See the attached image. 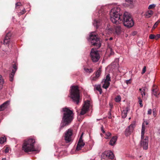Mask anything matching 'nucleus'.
Returning a JSON list of instances; mask_svg holds the SVG:
<instances>
[{"label":"nucleus","mask_w":160,"mask_h":160,"mask_svg":"<svg viewBox=\"0 0 160 160\" xmlns=\"http://www.w3.org/2000/svg\"><path fill=\"white\" fill-rule=\"evenodd\" d=\"M102 10H100L99 11V20H97L95 19L94 20L93 24L95 27H96L97 28L101 25V22L102 20H104L106 18V16L105 14L101 13L102 12Z\"/></svg>","instance_id":"obj_9"},{"label":"nucleus","mask_w":160,"mask_h":160,"mask_svg":"<svg viewBox=\"0 0 160 160\" xmlns=\"http://www.w3.org/2000/svg\"><path fill=\"white\" fill-rule=\"evenodd\" d=\"M109 40H112V37L110 38H109Z\"/></svg>","instance_id":"obj_51"},{"label":"nucleus","mask_w":160,"mask_h":160,"mask_svg":"<svg viewBox=\"0 0 160 160\" xmlns=\"http://www.w3.org/2000/svg\"><path fill=\"white\" fill-rule=\"evenodd\" d=\"M146 70V66H144L142 69V74H143L145 73Z\"/></svg>","instance_id":"obj_40"},{"label":"nucleus","mask_w":160,"mask_h":160,"mask_svg":"<svg viewBox=\"0 0 160 160\" xmlns=\"http://www.w3.org/2000/svg\"><path fill=\"white\" fill-rule=\"evenodd\" d=\"M83 135V133H82L81 135L79 140L77 144L76 148V150L77 151H79L81 150V148L84 147L85 144V143L83 142V140L82 139Z\"/></svg>","instance_id":"obj_13"},{"label":"nucleus","mask_w":160,"mask_h":160,"mask_svg":"<svg viewBox=\"0 0 160 160\" xmlns=\"http://www.w3.org/2000/svg\"><path fill=\"white\" fill-rule=\"evenodd\" d=\"M101 73V70L100 69H98L96 72L95 75L93 76L92 78V80H96L100 76Z\"/></svg>","instance_id":"obj_18"},{"label":"nucleus","mask_w":160,"mask_h":160,"mask_svg":"<svg viewBox=\"0 0 160 160\" xmlns=\"http://www.w3.org/2000/svg\"><path fill=\"white\" fill-rule=\"evenodd\" d=\"M158 88L157 86L153 85L152 88V94L156 97H158L160 93L158 92Z\"/></svg>","instance_id":"obj_17"},{"label":"nucleus","mask_w":160,"mask_h":160,"mask_svg":"<svg viewBox=\"0 0 160 160\" xmlns=\"http://www.w3.org/2000/svg\"><path fill=\"white\" fill-rule=\"evenodd\" d=\"M114 30L116 33L117 35L120 34L121 32V27L119 25L114 26Z\"/></svg>","instance_id":"obj_19"},{"label":"nucleus","mask_w":160,"mask_h":160,"mask_svg":"<svg viewBox=\"0 0 160 160\" xmlns=\"http://www.w3.org/2000/svg\"><path fill=\"white\" fill-rule=\"evenodd\" d=\"M135 125L134 123L131 124L126 128L125 132V134L126 137L130 135L133 132L135 127Z\"/></svg>","instance_id":"obj_12"},{"label":"nucleus","mask_w":160,"mask_h":160,"mask_svg":"<svg viewBox=\"0 0 160 160\" xmlns=\"http://www.w3.org/2000/svg\"><path fill=\"white\" fill-rule=\"evenodd\" d=\"M84 70L87 72H88L89 73H91L93 72V70L92 68H84Z\"/></svg>","instance_id":"obj_30"},{"label":"nucleus","mask_w":160,"mask_h":160,"mask_svg":"<svg viewBox=\"0 0 160 160\" xmlns=\"http://www.w3.org/2000/svg\"><path fill=\"white\" fill-rule=\"evenodd\" d=\"M97 90L99 92L100 94H101L102 93V89H101V86L99 85H95L94 87V90Z\"/></svg>","instance_id":"obj_22"},{"label":"nucleus","mask_w":160,"mask_h":160,"mask_svg":"<svg viewBox=\"0 0 160 160\" xmlns=\"http://www.w3.org/2000/svg\"><path fill=\"white\" fill-rule=\"evenodd\" d=\"M138 101L139 102H139H142V100L140 98V97H138Z\"/></svg>","instance_id":"obj_47"},{"label":"nucleus","mask_w":160,"mask_h":160,"mask_svg":"<svg viewBox=\"0 0 160 160\" xmlns=\"http://www.w3.org/2000/svg\"><path fill=\"white\" fill-rule=\"evenodd\" d=\"M117 140L116 136L113 137L109 142V144L112 146H113Z\"/></svg>","instance_id":"obj_21"},{"label":"nucleus","mask_w":160,"mask_h":160,"mask_svg":"<svg viewBox=\"0 0 160 160\" xmlns=\"http://www.w3.org/2000/svg\"><path fill=\"white\" fill-rule=\"evenodd\" d=\"M12 36V34L11 32L6 33L3 41V44L4 45H8V46L9 43Z\"/></svg>","instance_id":"obj_14"},{"label":"nucleus","mask_w":160,"mask_h":160,"mask_svg":"<svg viewBox=\"0 0 160 160\" xmlns=\"http://www.w3.org/2000/svg\"><path fill=\"white\" fill-rule=\"evenodd\" d=\"M155 6L156 5L155 4H151L149 6L148 8L149 9H152L154 8Z\"/></svg>","instance_id":"obj_38"},{"label":"nucleus","mask_w":160,"mask_h":160,"mask_svg":"<svg viewBox=\"0 0 160 160\" xmlns=\"http://www.w3.org/2000/svg\"><path fill=\"white\" fill-rule=\"evenodd\" d=\"M101 131L102 132H103V133H105V131L104 129V128H103V126H102L101 127Z\"/></svg>","instance_id":"obj_45"},{"label":"nucleus","mask_w":160,"mask_h":160,"mask_svg":"<svg viewBox=\"0 0 160 160\" xmlns=\"http://www.w3.org/2000/svg\"><path fill=\"white\" fill-rule=\"evenodd\" d=\"M148 122H144L142 124V126H144L143 127V128H144V130H145V124L147 125H148Z\"/></svg>","instance_id":"obj_35"},{"label":"nucleus","mask_w":160,"mask_h":160,"mask_svg":"<svg viewBox=\"0 0 160 160\" xmlns=\"http://www.w3.org/2000/svg\"><path fill=\"white\" fill-rule=\"evenodd\" d=\"M153 13V11L152 10H149L147 13L146 16L148 18H149L151 17V15Z\"/></svg>","instance_id":"obj_27"},{"label":"nucleus","mask_w":160,"mask_h":160,"mask_svg":"<svg viewBox=\"0 0 160 160\" xmlns=\"http://www.w3.org/2000/svg\"><path fill=\"white\" fill-rule=\"evenodd\" d=\"M6 138L5 137L0 138V143L2 144L6 141Z\"/></svg>","instance_id":"obj_28"},{"label":"nucleus","mask_w":160,"mask_h":160,"mask_svg":"<svg viewBox=\"0 0 160 160\" xmlns=\"http://www.w3.org/2000/svg\"><path fill=\"white\" fill-rule=\"evenodd\" d=\"M63 110L64 113L61 123L60 129L69 124L74 118V114L72 111L67 108H63Z\"/></svg>","instance_id":"obj_1"},{"label":"nucleus","mask_w":160,"mask_h":160,"mask_svg":"<svg viewBox=\"0 0 160 160\" xmlns=\"http://www.w3.org/2000/svg\"><path fill=\"white\" fill-rule=\"evenodd\" d=\"M2 160H6V159L5 158H3L2 159Z\"/></svg>","instance_id":"obj_54"},{"label":"nucleus","mask_w":160,"mask_h":160,"mask_svg":"<svg viewBox=\"0 0 160 160\" xmlns=\"http://www.w3.org/2000/svg\"><path fill=\"white\" fill-rule=\"evenodd\" d=\"M126 82L127 84L130 83H131L130 79L126 80Z\"/></svg>","instance_id":"obj_46"},{"label":"nucleus","mask_w":160,"mask_h":160,"mask_svg":"<svg viewBox=\"0 0 160 160\" xmlns=\"http://www.w3.org/2000/svg\"><path fill=\"white\" fill-rule=\"evenodd\" d=\"M104 155H105L106 158L112 159L114 158V156L113 152L110 151H106L104 152V155L102 156L104 157Z\"/></svg>","instance_id":"obj_16"},{"label":"nucleus","mask_w":160,"mask_h":160,"mask_svg":"<svg viewBox=\"0 0 160 160\" xmlns=\"http://www.w3.org/2000/svg\"><path fill=\"white\" fill-rule=\"evenodd\" d=\"M9 102L7 101L0 106V111L3 110L9 105Z\"/></svg>","instance_id":"obj_20"},{"label":"nucleus","mask_w":160,"mask_h":160,"mask_svg":"<svg viewBox=\"0 0 160 160\" xmlns=\"http://www.w3.org/2000/svg\"><path fill=\"white\" fill-rule=\"evenodd\" d=\"M101 119H97L98 121L100 120Z\"/></svg>","instance_id":"obj_55"},{"label":"nucleus","mask_w":160,"mask_h":160,"mask_svg":"<svg viewBox=\"0 0 160 160\" xmlns=\"http://www.w3.org/2000/svg\"><path fill=\"white\" fill-rule=\"evenodd\" d=\"M155 109H153V114L154 115L155 113Z\"/></svg>","instance_id":"obj_50"},{"label":"nucleus","mask_w":160,"mask_h":160,"mask_svg":"<svg viewBox=\"0 0 160 160\" xmlns=\"http://www.w3.org/2000/svg\"><path fill=\"white\" fill-rule=\"evenodd\" d=\"M121 17L122 23H123L125 26L128 28H131L134 25V21L129 12H125Z\"/></svg>","instance_id":"obj_4"},{"label":"nucleus","mask_w":160,"mask_h":160,"mask_svg":"<svg viewBox=\"0 0 160 160\" xmlns=\"http://www.w3.org/2000/svg\"><path fill=\"white\" fill-rule=\"evenodd\" d=\"M129 110V108H126L125 110H123L122 112V117L123 118H125L127 116V112Z\"/></svg>","instance_id":"obj_23"},{"label":"nucleus","mask_w":160,"mask_h":160,"mask_svg":"<svg viewBox=\"0 0 160 160\" xmlns=\"http://www.w3.org/2000/svg\"><path fill=\"white\" fill-rule=\"evenodd\" d=\"M88 41L91 42L92 45L96 47L97 48H99L101 46L100 38L98 35L94 32L91 33L88 39Z\"/></svg>","instance_id":"obj_5"},{"label":"nucleus","mask_w":160,"mask_h":160,"mask_svg":"<svg viewBox=\"0 0 160 160\" xmlns=\"http://www.w3.org/2000/svg\"><path fill=\"white\" fill-rule=\"evenodd\" d=\"M4 81L2 76L0 75V90L2 89L3 86Z\"/></svg>","instance_id":"obj_24"},{"label":"nucleus","mask_w":160,"mask_h":160,"mask_svg":"<svg viewBox=\"0 0 160 160\" xmlns=\"http://www.w3.org/2000/svg\"><path fill=\"white\" fill-rule=\"evenodd\" d=\"M35 140L33 138H29L23 141L22 145V150L26 152L36 151L34 147Z\"/></svg>","instance_id":"obj_3"},{"label":"nucleus","mask_w":160,"mask_h":160,"mask_svg":"<svg viewBox=\"0 0 160 160\" xmlns=\"http://www.w3.org/2000/svg\"><path fill=\"white\" fill-rule=\"evenodd\" d=\"M121 100V97L120 95H118L115 98V101L117 102H119Z\"/></svg>","instance_id":"obj_31"},{"label":"nucleus","mask_w":160,"mask_h":160,"mask_svg":"<svg viewBox=\"0 0 160 160\" xmlns=\"http://www.w3.org/2000/svg\"><path fill=\"white\" fill-rule=\"evenodd\" d=\"M90 54L91 59L93 62H97L100 58L98 51L93 48L91 49Z\"/></svg>","instance_id":"obj_8"},{"label":"nucleus","mask_w":160,"mask_h":160,"mask_svg":"<svg viewBox=\"0 0 160 160\" xmlns=\"http://www.w3.org/2000/svg\"><path fill=\"white\" fill-rule=\"evenodd\" d=\"M140 106L141 107H142L143 106V104L142 103V102H139Z\"/></svg>","instance_id":"obj_49"},{"label":"nucleus","mask_w":160,"mask_h":160,"mask_svg":"<svg viewBox=\"0 0 160 160\" xmlns=\"http://www.w3.org/2000/svg\"><path fill=\"white\" fill-rule=\"evenodd\" d=\"M111 134L109 132H108L106 133V136L107 137L106 138H108L111 136Z\"/></svg>","instance_id":"obj_36"},{"label":"nucleus","mask_w":160,"mask_h":160,"mask_svg":"<svg viewBox=\"0 0 160 160\" xmlns=\"http://www.w3.org/2000/svg\"><path fill=\"white\" fill-rule=\"evenodd\" d=\"M149 38L151 39H155V35L153 34H151L149 35Z\"/></svg>","instance_id":"obj_37"},{"label":"nucleus","mask_w":160,"mask_h":160,"mask_svg":"<svg viewBox=\"0 0 160 160\" xmlns=\"http://www.w3.org/2000/svg\"><path fill=\"white\" fill-rule=\"evenodd\" d=\"M109 82H106L104 81V83L102 85V88L105 89H107L110 85Z\"/></svg>","instance_id":"obj_26"},{"label":"nucleus","mask_w":160,"mask_h":160,"mask_svg":"<svg viewBox=\"0 0 160 160\" xmlns=\"http://www.w3.org/2000/svg\"><path fill=\"white\" fill-rule=\"evenodd\" d=\"M110 81L111 78L110 77V75L109 74H108L106 76V79L104 81L106 82H109Z\"/></svg>","instance_id":"obj_29"},{"label":"nucleus","mask_w":160,"mask_h":160,"mask_svg":"<svg viewBox=\"0 0 160 160\" xmlns=\"http://www.w3.org/2000/svg\"><path fill=\"white\" fill-rule=\"evenodd\" d=\"M143 127L141 131L140 145L141 147H143L144 149L147 150L148 148V136H146L144 138V129Z\"/></svg>","instance_id":"obj_7"},{"label":"nucleus","mask_w":160,"mask_h":160,"mask_svg":"<svg viewBox=\"0 0 160 160\" xmlns=\"http://www.w3.org/2000/svg\"><path fill=\"white\" fill-rule=\"evenodd\" d=\"M146 90V88L143 87L142 88H140L139 89V91L140 92L141 95L142 96V97H143V96L145 95V91Z\"/></svg>","instance_id":"obj_25"},{"label":"nucleus","mask_w":160,"mask_h":160,"mask_svg":"<svg viewBox=\"0 0 160 160\" xmlns=\"http://www.w3.org/2000/svg\"><path fill=\"white\" fill-rule=\"evenodd\" d=\"M109 114L110 116L111 115V113L110 112H109Z\"/></svg>","instance_id":"obj_53"},{"label":"nucleus","mask_w":160,"mask_h":160,"mask_svg":"<svg viewBox=\"0 0 160 160\" xmlns=\"http://www.w3.org/2000/svg\"><path fill=\"white\" fill-rule=\"evenodd\" d=\"M25 9H24V10H22V11L19 12L18 13L19 15H21L24 14L25 12Z\"/></svg>","instance_id":"obj_39"},{"label":"nucleus","mask_w":160,"mask_h":160,"mask_svg":"<svg viewBox=\"0 0 160 160\" xmlns=\"http://www.w3.org/2000/svg\"><path fill=\"white\" fill-rule=\"evenodd\" d=\"M160 38V34H158L155 35V39L158 40L159 38Z\"/></svg>","instance_id":"obj_42"},{"label":"nucleus","mask_w":160,"mask_h":160,"mask_svg":"<svg viewBox=\"0 0 160 160\" xmlns=\"http://www.w3.org/2000/svg\"><path fill=\"white\" fill-rule=\"evenodd\" d=\"M122 16L120 13V9L118 7L113 8L110 12L111 21L112 23L116 24L122 23Z\"/></svg>","instance_id":"obj_2"},{"label":"nucleus","mask_w":160,"mask_h":160,"mask_svg":"<svg viewBox=\"0 0 160 160\" xmlns=\"http://www.w3.org/2000/svg\"><path fill=\"white\" fill-rule=\"evenodd\" d=\"M108 30L109 31L112 32L113 31V29L112 28H108Z\"/></svg>","instance_id":"obj_48"},{"label":"nucleus","mask_w":160,"mask_h":160,"mask_svg":"<svg viewBox=\"0 0 160 160\" xmlns=\"http://www.w3.org/2000/svg\"><path fill=\"white\" fill-rule=\"evenodd\" d=\"M160 22V20H158L156 22L153 26L152 29H155L157 27L158 25Z\"/></svg>","instance_id":"obj_32"},{"label":"nucleus","mask_w":160,"mask_h":160,"mask_svg":"<svg viewBox=\"0 0 160 160\" xmlns=\"http://www.w3.org/2000/svg\"><path fill=\"white\" fill-rule=\"evenodd\" d=\"M108 118H109V119H110L111 118V116H109V117H108Z\"/></svg>","instance_id":"obj_52"},{"label":"nucleus","mask_w":160,"mask_h":160,"mask_svg":"<svg viewBox=\"0 0 160 160\" xmlns=\"http://www.w3.org/2000/svg\"><path fill=\"white\" fill-rule=\"evenodd\" d=\"M72 130L71 129H68L65 133L64 139L67 143H68L72 141Z\"/></svg>","instance_id":"obj_10"},{"label":"nucleus","mask_w":160,"mask_h":160,"mask_svg":"<svg viewBox=\"0 0 160 160\" xmlns=\"http://www.w3.org/2000/svg\"><path fill=\"white\" fill-rule=\"evenodd\" d=\"M22 5L21 3L20 2H18L16 3V8H19V7Z\"/></svg>","instance_id":"obj_33"},{"label":"nucleus","mask_w":160,"mask_h":160,"mask_svg":"<svg viewBox=\"0 0 160 160\" xmlns=\"http://www.w3.org/2000/svg\"><path fill=\"white\" fill-rule=\"evenodd\" d=\"M152 110L151 109H148V115H150L152 113Z\"/></svg>","instance_id":"obj_43"},{"label":"nucleus","mask_w":160,"mask_h":160,"mask_svg":"<svg viewBox=\"0 0 160 160\" xmlns=\"http://www.w3.org/2000/svg\"><path fill=\"white\" fill-rule=\"evenodd\" d=\"M90 106V102L88 100L85 102L84 104L81 109L79 114L80 115H82L85 114L88 110Z\"/></svg>","instance_id":"obj_11"},{"label":"nucleus","mask_w":160,"mask_h":160,"mask_svg":"<svg viewBox=\"0 0 160 160\" xmlns=\"http://www.w3.org/2000/svg\"><path fill=\"white\" fill-rule=\"evenodd\" d=\"M71 98L73 101L76 102L77 104H78L79 102L80 98L79 90L78 87L77 86H72L70 92Z\"/></svg>","instance_id":"obj_6"},{"label":"nucleus","mask_w":160,"mask_h":160,"mask_svg":"<svg viewBox=\"0 0 160 160\" xmlns=\"http://www.w3.org/2000/svg\"><path fill=\"white\" fill-rule=\"evenodd\" d=\"M17 69V66L16 64H14L13 65V69H12L11 73L9 75V80L10 81H13L14 76Z\"/></svg>","instance_id":"obj_15"},{"label":"nucleus","mask_w":160,"mask_h":160,"mask_svg":"<svg viewBox=\"0 0 160 160\" xmlns=\"http://www.w3.org/2000/svg\"><path fill=\"white\" fill-rule=\"evenodd\" d=\"M9 148L7 147L6 148L5 150V152L6 153H7V152H9Z\"/></svg>","instance_id":"obj_44"},{"label":"nucleus","mask_w":160,"mask_h":160,"mask_svg":"<svg viewBox=\"0 0 160 160\" xmlns=\"http://www.w3.org/2000/svg\"><path fill=\"white\" fill-rule=\"evenodd\" d=\"M126 1L128 3V4L129 5L130 4H132V3L133 0H126Z\"/></svg>","instance_id":"obj_41"},{"label":"nucleus","mask_w":160,"mask_h":160,"mask_svg":"<svg viewBox=\"0 0 160 160\" xmlns=\"http://www.w3.org/2000/svg\"><path fill=\"white\" fill-rule=\"evenodd\" d=\"M107 50L108 51H110V55H111L113 54L114 52L112 51V48H108V49H107Z\"/></svg>","instance_id":"obj_34"}]
</instances>
